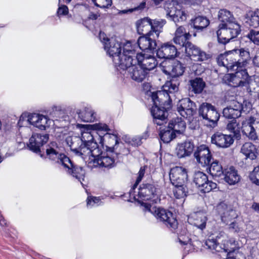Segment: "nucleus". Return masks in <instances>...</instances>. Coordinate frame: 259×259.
Returning <instances> with one entry per match:
<instances>
[{
  "instance_id": "b1692460",
  "label": "nucleus",
  "mask_w": 259,
  "mask_h": 259,
  "mask_svg": "<svg viewBox=\"0 0 259 259\" xmlns=\"http://www.w3.org/2000/svg\"><path fill=\"white\" fill-rule=\"evenodd\" d=\"M235 73L230 74L229 82L233 87L243 86L248 78V74L246 69L239 68Z\"/></svg>"
},
{
  "instance_id": "393cba45",
  "label": "nucleus",
  "mask_w": 259,
  "mask_h": 259,
  "mask_svg": "<svg viewBox=\"0 0 259 259\" xmlns=\"http://www.w3.org/2000/svg\"><path fill=\"white\" fill-rule=\"evenodd\" d=\"M177 49L169 42L162 44L157 51V56L161 59H171L176 56Z\"/></svg>"
},
{
  "instance_id": "8fccbe9b",
  "label": "nucleus",
  "mask_w": 259,
  "mask_h": 259,
  "mask_svg": "<svg viewBox=\"0 0 259 259\" xmlns=\"http://www.w3.org/2000/svg\"><path fill=\"white\" fill-rule=\"evenodd\" d=\"M133 57L137 58V56L140 54L137 53L135 50V46L132 44L131 41H127L123 46V53Z\"/></svg>"
},
{
  "instance_id": "774afa93",
  "label": "nucleus",
  "mask_w": 259,
  "mask_h": 259,
  "mask_svg": "<svg viewBox=\"0 0 259 259\" xmlns=\"http://www.w3.org/2000/svg\"><path fill=\"white\" fill-rule=\"evenodd\" d=\"M140 139L142 140H146L149 137V132L148 131H146L145 132H144L141 136H139Z\"/></svg>"
},
{
  "instance_id": "7c9ffc66",
  "label": "nucleus",
  "mask_w": 259,
  "mask_h": 259,
  "mask_svg": "<svg viewBox=\"0 0 259 259\" xmlns=\"http://www.w3.org/2000/svg\"><path fill=\"white\" fill-rule=\"evenodd\" d=\"M240 152L246 157V159L250 160L255 159L258 155L256 146L250 142L245 143L241 147Z\"/></svg>"
},
{
  "instance_id": "37998d69",
  "label": "nucleus",
  "mask_w": 259,
  "mask_h": 259,
  "mask_svg": "<svg viewBox=\"0 0 259 259\" xmlns=\"http://www.w3.org/2000/svg\"><path fill=\"white\" fill-rule=\"evenodd\" d=\"M218 18L222 23H236L233 15L226 9L221 10L219 12Z\"/></svg>"
},
{
  "instance_id": "864d4df0",
  "label": "nucleus",
  "mask_w": 259,
  "mask_h": 259,
  "mask_svg": "<svg viewBox=\"0 0 259 259\" xmlns=\"http://www.w3.org/2000/svg\"><path fill=\"white\" fill-rule=\"evenodd\" d=\"M246 36L254 44L259 45V31L251 29Z\"/></svg>"
},
{
  "instance_id": "69168bd1",
  "label": "nucleus",
  "mask_w": 259,
  "mask_h": 259,
  "mask_svg": "<svg viewBox=\"0 0 259 259\" xmlns=\"http://www.w3.org/2000/svg\"><path fill=\"white\" fill-rule=\"evenodd\" d=\"M98 17H99V15L92 12L90 13L89 15V18L91 20H96Z\"/></svg>"
},
{
  "instance_id": "7ed1b4c3",
  "label": "nucleus",
  "mask_w": 259,
  "mask_h": 259,
  "mask_svg": "<svg viewBox=\"0 0 259 259\" xmlns=\"http://www.w3.org/2000/svg\"><path fill=\"white\" fill-rule=\"evenodd\" d=\"M154 106L151 112L154 122L159 125L166 123L167 111L171 108V100L169 95L164 91H156L150 93Z\"/></svg>"
},
{
  "instance_id": "6e6552de",
  "label": "nucleus",
  "mask_w": 259,
  "mask_h": 259,
  "mask_svg": "<svg viewBox=\"0 0 259 259\" xmlns=\"http://www.w3.org/2000/svg\"><path fill=\"white\" fill-rule=\"evenodd\" d=\"M99 38L103 44L104 49L107 54L112 57L113 59L115 56H117L121 53V44L115 38H109L106 36L105 33L102 32H100Z\"/></svg>"
},
{
  "instance_id": "473e14b6",
  "label": "nucleus",
  "mask_w": 259,
  "mask_h": 259,
  "mask_svg": "<svg viewBox=\"0 0 259 259\" xmlns=\"http://www.w3.org/2000/svg\"><path fill=\"white\" fill-rule=\"evenodd\" d=\"M245 23L254 28L259 27V10L248 12L245 16Z\"/></svg>"
},
{
  "instance_id": "f03ea898",
  "label": "nucleus",
  "mask_w": 259,
  "mask_h": 259,
  "mask_svg": "<svg viewBox=\"0 0 259 259\" xmlns=\"http://www.w3.org/2000/svg\"><path fill=\"white\" fill-rule=\"evenodd\" d=\"M250 60L248 49L241 48L227 52L220 55L218 59V64L225 67L228 70H237L239 68L245 67Z\"/></svg>"
},
{
  "instance_id": "9d476101",
  "label": "nucleus",
  "mask_w": 259,
  "mask_h": 259,
  "mask_svg": "<svg viewBox=\"0 0 259 259\" xmlns=\"http://www.w3.org/2000/svg\"><path fill=\"white\" fill-rule=\"evenodd\" d=\"M193 182L200 191L204 193L217 188V184L208 181L207 175L201 171H197L194 174Z\"/></svg>"
},
{
  "instance_id": "dca6fc26",
  "label": "nucleus",
  "mask_w": 259,
  "mask_h": 259,
  "mask_svg": "<svg viewBox=\"0 0 259 259\" xmlns=\"http://www.w3.org/2000/svg\"><path fill=\"white\" fill-rule=\"evenodd\" d=\"M185 52L191 59L194 61H204L210 58L209 55L201 51L192 43L187 44Z\"/></svg>"
},
{
  "instance_id": "412c9836",
  "label": "nucleus",
  "mask_w": 259,
  "mask_h": 259,
  "mask_svg": "<svg viewBox=\"0 0 259 259\" xmlns=\"http://www.w3.org/2000/svg\"><path fill=\"white\" fill-rule=\"evenodd\" d=\"M151 31L147 34L140 36L138 40V44L140 49L143 51H152L156 49L157 44L155 36L152 35Z\"/></svg>"
},
{
  "instance_id": "c03bdc74",
  "label": "nucleus",
  "mask_w": 259,
  "mask_h": 259,
  "mask_svg": "<svg viewBox=\"0 0 259 259\" xmlns=\"http://www.w3.org/2000/svg\"><path fill=\"white\" fill-rule=\"evenodd\" d=\"M166 21L163 19L160 20H154L152 21L151 20V31L153 36L155 37L159 36V33L162 31V28L165 25Z\"/></svg>"
},
{
  "instance_id": "a19ab883",
  "label": "nucleus",
  "mask_w": 259,
  "mask_h": 259,
  "mask_svg": "<svg viewBox=\"0 0 259 259\" xmlns=\"http://www.w3.org/2000/svg\"><path fill=\"white\" fill-rule=\"evenodd\" d=\"M226 129L230 132L233 133L234 134V137L236 139H240V127L239 123L237 122L236 119L229 120L227 123Z\"/></svg>"
},
{
  "instance_id": "e433bc0d",
  "label": "nucleus",
  "mask_w": 259,
  "mask_h": 259,
  "mask_svg": "<svg viewBox=\"0 0 259 259\" xmlns=\"http://www.w3.org/2000/svg\"><path fill=\"white\" fill-rule=\"evenodd\" d=\"M232 109L237 110L239 113L241 115L243 113L247 114L249 112L252 107L251 104L247 101H244L243 103H240L237 101L232 102L231 105L229 106Z\"/></svg>"
},
{
  "instance_id": "aec40b11",
  "label": "nucleus",
  "mask_w": 259,
  "mask_h": 259,
  "mask_svg": "<svg viewBox=\"0 0 259 259\" xmlns=\"http://www.w3.org/2000/svg\"><path fill=\"white\" fill-rule=\"evenodd\" d=\"M211 140L212 144L222 148L229 147L234 141L231 135L223 134L219 132L214 134L211 137Z\"/></svg>"
},
{
  "instance_id": "de8ad7c7",
  "label": "nucleus",
  "mask_w": 259,
  "mask_h": 259,
  "mask_svg": "<svg viewBox=\"0 0 259 259\" xmlns=\"http://www.w3.org/2000/svg\"><path fill=\"white\" fill-rule=\"evenodd\" d=\"M175 187L173 190L174 194L175 197L177 199L183 198L187 196L188 190L184 185H178V186H174Z\"/></svg>"
},
{
  "instance_id": "9b49d317",
  "label": "nucleus",
  "mask_w": 259,
  "mask_h": 259,
  "mask_svg": "<svg viewBox=\"0 0 259 259\" xmlns=\"http://www.w3.org/2000/svg\"><path fill=\"white\" fill-rule=\"evenodd\" d=\"M139 58L133 57L124 53H120L117 56H115L113 59V61L115 66L118 67V69L123 70H128L132 65L137 64Z\"/></svg>"
},
{
  "instance_id": "49530a36",
  "label": "nucleus",
  "mask_w": 259,
  "mask_h": 259,
  "mask_svg": "<svg viewBox=\"0 0 259 259\" xmlns=\"http://www.w3.org/2000/svg\"><path fill=\"white\" fill-rule=\"evenodd\" d=\"M223 115L224 117L228 119H236L241 116V113L236 111L230 106L227 107L223 109Z\"/></svg>"
},
{
  "instance_id": "052dcab7",
  "label": "nucleus",
  "mask_w": 259,
  "mask_h": 259,
  "mask_svg": "<svg viewBox=\"0 0 259 259\" xmlns=\"http://www.w3.org/2000/svg\"><path fill=\"white\" fill-rule=\"evenodd\" d=\"M229 229L234 232H239L242 230L241 228L236 222H232L229 227Z\"/></svg>"
},
{
  "instance_id": "39448f33",
  "label": "nucleus",
  "mask_w": 259,
  "mask_h": 259,
  "mask_svg": "<svg viewBox=\"0 0 259 259\" xmlns=\"http://www.w3.org/2000/svg\"><path fill=\"white\" fill-rule=\"evenodd\" d=\"M142 206L144 211H148L152 213L157 220L163 222L168 227L175 229L178 226V222L172 212L160 207H153L147 203L142 202Z\"/></svg>"
},
{
  "instance_id": "f3484780",
  "label": "nucleus",
  "mask_w": 259,
  "mask_h": 259,
  "mask_svg": "<svg viewBox=\"0 0 259 259\" xmlns=\"http://www.w3.org/2000/svg\"><path fill=\"white\" fill-rule=\"evenodd\" d=\"M177 109L180 114L186 118L191 117L195 112V104L189 98L181 100Z\"/></svg>"
},
{
  "instance_id": "72a5a7b5",
  "label": "nucleus",
  "mask_w": 259,
  "mask_h": 259,
  "mask_svg": "<svg viewBox=\"0 0 259 259\" xmlns=\"http://www.w3.org/2000/svg\"><path fill=\"white\" fill-rule=\"evenodd\" d=\"M224 179L230 185H234L239 182L240 177L236 169L233 167H230L225 169Z\"/></svg>"
},
{
  "instance_id": "13d9d810",
  "label": "nucleus",
  "mask_w": 259,
  "mask_h": 259,
  "mask_svg": "<svg viewBox=\"0 0 259 259\" xmlns=\"http://www.w3.org/2000/svg\"><path fill=\"white\" fill-rule=\"evenodd\" d=\"M88 126L90 127L94 131H108L109 130L108 127L106 124L101 123L89 125Z\"/></svg>"
},
{
  "instance_id": "603ef678",
  "label": "nucleus",
  "mask_w": 259,
  "mask_h": 259,
  "mask_svg": "<svg viewBox=\"0 0 259 259\" xmlns=\"http://www.w3.org/2000/svg\"><path fill=\"white\" fill-rule=\"evenodd\" d=\"M191 36H181L174 37L173 38L174 42L180 47H185L186 49L187 44L191 43L188 41Z\"/></svg>"
},
{
  "instance_id": "6ab92c4d",
  "label": "nucleus",
  "mask_w": 259,
  "mask_h": 259,
  "mask_svg": "<svg viewBox=\"0 0 259 259\" xmlns=\"http://www.w3.org/2000/svg\"><path fill=\"white\" fill-rule=\"evenodd\" d=\"M162 71L171 77L178 78V77L183 75L185 71V67L179 61L175 60L167 65L162 66Z\"/></svg>"
},
{
  "instance_id": "423d86ee",
  "label": "nucleus",
  "mask_w": 259,
  "mask_h": 259,
  "mask_svg": "<svg viewBox=\"0 0 259 259\" xmlns=\"http://www.w3.org/2000/svg\"><path fill=\"white\" fill-rule=\"evenodd\" d=\"M219 27L217 33L219 41L222 44L228 42L236 37L240 32V26L237 23H222Z\"/></svg>"
},
{
  "instance_id": "cd10ccee",
  "label": "nucleus",
  "mask_w": 259,
  "mask_h": 259,
  "mask_svg": "<svg viewBox=\"0 0 259 259\" xmlns=\"http://www.w3.org/2000/svg\"><path fill=\"white\" fill-rule=\"evenodd\" d=\"M188 220L192 224L198 228L202 230L205 228L207 218L204 211H199L191 213Z\"/></svg>"
},
{
  "instance_id": "58836bf2",
  "label": "nucleus",
  "mask_w": 259,
  "mask_h": 259,
  "mask_svg": "<svg viewBox=\"0 0 259 259\" xmlns=\"http://www.w3.org/2000/svg\"><path fill=\"white\" fill-rule=\"evenodd\" d=\"M192 91L195 94L201 93L205 87V83L201 78L196 77L189 81Z\"/></svg>"
},
{
  "instance_id": "f8f14e48",
  "label": "nucleus",
  "mask_w": 259,
  "mask_h": 259,
  "mask_svg": "<svg viewBox=\"0 0 259 259\" xmlns=\"http://www.w3.org/2000/svg\"><path fill=\"white\" fill-rule=\"evenodd\" d=\"M194 156L202 166L209 165L212 159L210 151L207 146L202 145L198 147L194 152Z\"/></svg>"
},
{
  "instance_id": "338daca9",
  "label": "nucleus",
  "mask_w": 259,
  "mask_h": 259,
  "mask_svg": "<svg viewBox=\"0 0 259 259\" xmlns=\"http://www.w3.org/2000/svg\"><path fill=\"white\" fill-rule=\"evenodd\" d=\"M252 208L259 213V203L254 202L252 205Z\"/></svg>"
},
{
  "instance_id": "6e6d98bb",
  "label": "nucleus",
  "mask_w": 259,
  "mask_h": 259,
  "mask_svg": "<svg viewBox=\"0 0 259 259\" xmlns=\"http://www.w3.org/2000/svg\"><path fill=\"white\" fill-rule=\"evenodd\" d=\"M94 4L101 8H108L111 5V0H92Z\"/></svg>"
},
{
  "instance_id": "4468645a",
  "label": "nucleus",
  "mask_w": 259,
  "mask_h": 259,
  "mask_svg": "<svg viewBox=\"0 0 259 259\" xmlns=\"http://www.w3.org/2000/svg\"><path fill=\"white\" fill-rule=\"evenodd\" d=\"M217 210L221 216L222 221L226 224L238 217L236 210L225 202L220 203L217 206Z\"/></svg>"
},
{
  "instance_id": "0eeeda50",
  "label": "nucleus",
  "mask_w": 259,
  "mask_h": 259,
  "mask_svg": "<svg viewBox=\"0 0 259 259\" xmlns=\"http://www.w3.org/2000/svg\"><path fill=\"white\" fill-rule=\"evenodd\" d=\"M228 236L224 232H220L218 234L214 237L212 236L205 241V245L207 248L214 250L217 252L224 251V243H228L230 245H234L235 241L233 239L227 240Z\"/></svg>"
},
{
  "instance_id": "4be33fe9",
  "label": "nucleus",
  "mask_w": 259,
  "mask_h": 259,
  "mask_svg": "<svg viewBox=\"0 0 259 259\" xmlns=\"http://www.w3.org/2000/svg\"><path fill=\"white\" fill-rule=\"evenodd\" d=\"M48 140L49 135L47 134H33L29 139L28 147L30 150L37 153L41 151L40 147L46 143Z\"/></svg>"
},
{
  "instance_id": "f704fd0d",
  "label": "nucleus",
  "mask_w": 259,
  "mask_h": 259,
  "mask_svg": "<svg viewBox=\"0 0 259 259\" xmlns=\"http://www.w3.org/2000/svg\"><path fill=\"white\" fill-rule=\"evenodd\" d=\"M169 127L175 134H183L185 131L186 125L185 122L181 118L173 119L168 124Z\"/></svg>"
},
{
  "instance_id": "2f4dec72",
  "label": "nucleus",
  "mask_w": 259,
  "mask_h": 259,
  "mask_svg": "<svg viewBox=\"0 0 259 259\" xmlns=\"http://www.w3.org/2000/svg\"><path fill=\"white\" fill-rule=\"evenodd\" d=\"M138 32L140 34H146L151 29V20L148 18H144L136 23Z\"/></svg>"
},
{
  "instance_id": "a878e982",
  "label": "nucleus",
  "mask_w": 259,
  "mask_h": 259,
  "mask_svg": "<svg viewBox=\"0 0 259 259\" xmlns=\"http://www.w3.org/2000/svg\"><path fill=\"white\" fill-rule=\"evenodd\" d=\"M156 193V188L152 184H143L138 189L137 196L138 198H141L144 200L152 199Z\"/></svg>"
},
{
  "instance_id": "680f3d73",
  "label": "nucleus",
  "mask_w": 259,
  "mask_h": 259,
  "mask_svg": "<svg viewBox=\"0 0 259 259\" xmlns=\"http://www.w3.org/2000/svg\"><path fill=\"white\" fill-rule=\"evenodd\" d=\"M68 13V7L65 5L59 6L57 11L58 16L66 15Z\"/></svg>"
},
{
  "instance_id": "c9c22d12",
  "label": "nucleus",
  "mask_w": 259,
  "mask_h": 259,
  "mask_svg": "<svg viewBox=\"0 0 259 259\" xmlns=\"http://www.w3.org/2000/svg\"><path fill=\"white\" fill-rule=\"evenodd\" d=\"M78 117L84 122H93L96 119V113L90 107H85L78 112Z\"/></svg>"
},
{
  "instance_id": "c756f323",
  "label": "nucleus",
  "mask_w": 259,
  "mask_h": 259,
  "mask_svg": "<svg viewBox=\"0 0 259 259\" xmlns=\"http://www.w3.org/2000/svg\"><path fill=\"white\" fill-rule=\"evenodd\" d=\"M194 149V145L190 141H185V142L178 144L176 153L179 158H183L189 156L192 152Z\"/></svg>"
},
{
  "instance_id": "79ce46f5",
  "label": "nucleus",
  "mask_w": 259,
  "mask_h": 259,
  "mask_svg": "<svg viewBox=\"0 0 259 259\" xmlns=\"http://www.w3.org/2000/svg\"><path fill=\"white\" fill-rule=\"evenodd\" d=\"M159 136L163 143H168L175 138L176 134L168 125L164 129H161Z\"/></svg>"
},
{
  "instance_id": "e2e57ef3",
  "label": "nucleus",
  "mask_w": 259,
  "mask_h": 259,
  "mask_svg": "<svg viewBox=\"0 0 259 259\" xmlns=\"http://www.w3.org/2000/svg\"><path fill=\"white\" fill-rule=\"evenodd\" d=\"M30 116H31V114H28L27 113H23L20 117V119L18 121L19 125L20 126H22V124H23L22 122L24 121H26L27 122H29L28 119Z\"/></svg>"
},
{
  "instance_id": "1a4fd4ad",
  "label": "nucleus",
  "mask_w": 259,
  "mask_h": 259,
  "mask_svg": "<svg viewBox=\"0 0 259 259\" xmlns=\"http://www.w3.org/2000/svg\"><path fill=\"white\" fill-rule=\"evenodd\" d=\"M199 115L212 124H215L220 118V114L215 107L210 103H202L198 109Z\"/></svg>"
},
{
  "instance_id": "bf43d9fd",
  "label": "nucleus",
  "mask_w": 259,
  "mask_h": 259,
  "mask_svg": "<svg viewBox=\"0 0 259 259\" xmlns=\"http://www.w3.org/2000/svg\"><path fill=\"white\" fill-rule=\"evenodd\" d=\"M181 36H191L190 31H187L185 28L182 26L179 27L175 33V37Z\"/></svg>"
},
{
  "instance_id": "0e129e2a",
  "label": "nucleus",
  "mask_w": 259,
  "mask_h": 259,
  "mask_svg": "<svg viewBox=\"0 0 259 259\" xmlns=\"http://www.w3.org/2000/svg\"><path fill=\"white\" fill-rule=\"evenodd\" d=\"M132 141L133 144L136 146L140 145L142 143V141L139 136L133 138Z\"/></svg>"
},
{
  "instance_id": "f257e3e1",
  "label": "nucleus",
  "mask_w": 259,
  "mask_h": 259,
  "mask_svg": "<svg viewBox=\"0 0 259 259\" xmlns=\"http://www.w3.org/2000/svg\"><path fill=\"white\" fill-rule=\"evenodd\" d=\"M46 157L62 165L67 172L75 178L81 184L84 180L85 170L82 167L74 165L69 157L60 151L55 142L46 146Z\"/></svg>"
},
{
  "instance_id": "c85d7f7f",
  "label": "nucleus",
  "mask_w": 259,
  "mask_h": 259,
  "mask_svg": "<svg viewBox=\"0 0 259 259\" xmlns=\"http://www.w3.org/2000/svg\"><path fill=\"white\" fill-rule=\"evenodd\" d=\"M127 72L132 79L137 82L143 81L148 73V72H146L139 64L132 65Z\"/></svg>"
},
{
  "instance_id": "2eb2a0df",
  "label": "nucleus",
  "mask_w": 259,
  "mask_h": 259,
  "mask_svg": "<svg viewBox=\"0 0 259 259\" xmlns=\"http://www.w3.org/2000/svg\"><path fill=\"white\" fill-rule=\"evenodd\" d=\"M29 123L41 130L49 128L54 121L48 118L46 116L37 113H32L28 119Z\"/></svg>"
},
{
  "instance_id": "09e8293b",
  "label": "nucleus",
  "mask_w": 259,
  "mask_h": 259,
  "mask_svg": "<svg viewBox=\"0 0 259 259\" xmlns=\"http://www.w3.org/2000/svg\"><path fill=\"white\" fill-rule=\"evenodd\" d=\"M209 171L212 176L215 177H220L224 173L222 166L219 164L217 161H213L211 163Z\"/></svg>"
},
{
  "instance_id": "ddd939ff",
  "label": "nucleus",
  "mask_w": 259,
  "mask_h": 259,
  "mask_svg": "<svg viewBox=\"0 0 259 259\" xmlns=\"http://www.w3.org/2000/svg\"><path fill=\"white\" fill-rule=\"evenodd\" d=\"M187 177L186 170L182 167H173L169 172V179L174 186L185 184Z\"/></svg>"
},
{
  "instance_id": "a211bd4d",
  "label": "nucleus",
  "mask_w": 259,
  "mask_h": 259,
  "mask_svg": "<svg viewBox=\"0 0 259 259\" xmlns=\"http://www.w3.org/2000/svg\"><path fill=\"white\" fill-rule=\"evenodd\" d=\"M165 9L166 10V15L176 24L185 21L187 19L186 15L184 11L174 7V2L166 4Z\"/></svg>"
},
{
  "instance_id": "5fc2aeb1",
  "label": "nucleus",
  "mask_w": 259,
  "mask_h": 259,
  "mask_svg": "<svg viewBox=\"0 0 259 259\" xmlns=\"http://www.w3.org/2000/svg\"><path fill=\"white\" fill-rule=\"evenodd\" d=\"M249 178L252 183L259 186V166L254 168L249 175Z\"/></svg>"
},
{
  "instance_id": "ea45409f",
  "label": "nucleus",
  "mask_w": 259,
  "mask_h": 259,
  "mask_svg": "<svg viewBox=\"0 0 259 259\" xmlns=\"http://www.w3.org/2000/svg\"><path fill=\"white\" fill-rule=\"evenodd\" d=\"M191 25H193L194 28L198 31H201L206 28L209 23L208 19L203 16H198L194 20H192Z\"/></svg>"
},
{
  "instance_id": "a18cd8bd",
  "label": "nucleus",
  "mask_w": 259,
  "mask_h": 259,
  "mask_svg": "<svg viewBox=\"0 0 259 259\" xmlns=\"http://www.w3.org/2000/svg\"><path fill=\"white\" fill-rule=\"evenodd\" d=\"M179 84L180 81L178 78L172 77L170 81L165 83L164 86V90L162 91H164L168 95L167 92L170 93L176 92L178 91Z\"/></svg>"
},
{
  "instance_id": "4d7b16f0",
  "label": "nucleus",
  "mask_w": 259,
  "mask_h": 259,
  "mask_svg": "<svg viewBox=\"0 0 259 259\" xmlns=\"http://www.w3.org/2000/svg\"><path fill=\"white\" fill-rule=\"evenodd\" d=\"M100 199L99 197L89 196L87 198V206L93 207L98 205L100 204Z\"/></svg>"
},
{
  "instance_id": "3c124183",
  "label": "nucleus",
  "mask_w": 259,
  "mask_h": 259,
  "mask_svg": "<svg viewBox=\"0 0 259 259\" xmlns=\"http://www.w3.org/2000/svg\"><path fill=\"white\" fill-rule=\"evenodd\" d=\"M145 169H146V167L145 166L141 167L140 168V170H139V172L138 174V177L137 178L136 183L133 185L132 189L130 192V195H133L135 199H137V198H136V195H135L134 194V193L135 192L134 190H135V188L137 187V186L139 184V183L142 180V179H143V177H144V176L145 175Z\"/></svg>"
},
{
  "instance_id": "5701e85b",
  "label": "nucleus",
  "mask_w": 259,
  "mask_h": 259,
  "mask_svg": "<svg viewBox=\"0 0 259 259\" xmlns=\"http://www.w3.org/2000/svg\"><path fill=\"white\" fill-rule=\"evenodd\" d=\"M101 154L97 156H90V158H89L91 162H93L94 166H99L106 168H111L115 165V159L114 157L109 155H101Z\"/></svg>"
},
{
  "instance_id": "20e7f679",
  "label": "nucleus",
  "mask_w": 259,
  "mask_h": 259,
  "mask_svg": "<svg viewBox=\"0 0 259 259\" xmlns=\"http://www.w3.org/2000/svg\"><path fill=\"white\" fill-rule=\"evenodd\" d=\"M93 131L89 130L82 131L81 138H75V142H79L81 144L77 147L72 143L70 145L71 151L76 155L80 156L85 160L87 157L90 158V156H97L101 153V150L98 147V144L94 141Z\"/></svg>"
},
{
  "instance_id": "bb28decb",
  "label": "nucleus",
  "mask_w": 259,
  "mask_h": 259,
  "mask_svg": "<svg viewBox=\"0 0 259 259\" xmlns=\"http://www.w3.org/2000/svg\"><path fill=\"white\" fill-rule=\"evenodd\" d=\"M137 57V58H139V59L138 60L137 64H140L146 72L153 70L157 65L156 59L152 56H145L140 54Z\"/></svg>"
},
{
  "instance_id": "4c0bfd02",
  "label": "nucleus",
  "mask_w": 259,
  "mask_h": 259,
  "mask_svg": "<svg viewBox=\"0 0 259 259\" xmlns=\"http://www.w3.org/2000/svg\"><path fill=\"white\" fill-rule=\"evenodd\" d=\"M242 132L243 135L250 140H255L257 138L255 130L252 123L248 121L242 122Z\"/></svg>"
}]
</instances>
